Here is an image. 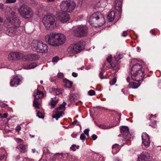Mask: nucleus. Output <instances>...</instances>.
<instances>
[{
  "label": "nucleus",
  "mask_w": 161,
  "mask_h": 161,
  "mask_svg": "<svg viewBox=\"0 0 161 161\" xmlns=\"http://www.w3.org/2000/svg\"><path fill=\"white\" fill-rule=\"evenodd\" d=\"M45 38L49 45L55 47L64 44L66 40V36L60 33H50L46 35Z\"/></svg>",
  "instance_id": "obj_1"
},
{
  "label": "nucleus",
  "mask_w": 161,
  "mask_h": 161,
  "mask_svg": "<svg viewBox=\"0 0 161 161\" xmlns=\"http://www.w3.org/2000/svg\"><path fill=\"white\" fill-rule=\"evenodd\" d=\"M144 69L142 68L141 65L136 64L133 65L130 71L131 79L136 81H141L144 77Z\"/></svg>",
  "instance_id": "obj_2"
},
{
  "label": "nucleus",
  "mask_w": 161,
  "mask_h": 161,
  "mask_svg": "<svg viewBox=\"0 0 161 161\" xmlns=\"http://www.w3.org/2000/svg\"><path fill=\"white\" fill-rule=\"evenodd\" d=\"M89 22L91 25L95 24L100 26L104 24L105 20L103 15L101 12H97L91 16Z\"/></svg>",
  "instance_id": "obj_3"
},
{
  "label": "nucleus",
  "mask_w": 161,
  "mask_h": 161,
  "mask_svg": "<svg viewBox=\"0 0 161 161\" xmlns=\"http://www.w3.org/2000/svg\"><path fill=\"white\" fill-rule=\"evenodd\" d=\"M42 22L46 29L48 30H52L57 26L56 18L51 15H45Z\"/></svg>",
  "instance_id": "obj_4"
},
{
  "label": "nucleus",
  "mask_w": 161,
  "mask_h": 161,
  "mask_svg": "<svg viewBox=\"0 0 161 161\" xmlns=\"http://www.w3.org/2000/svg\"><path fill=\"white\" fill-rule=\"evenodd\" d=\"M31 47L33 51L42 53H47L48 51L47 45L42 41H34Z\"/></svg>",
  "instance_id": "obj_5"
},
{
  "label": "nucleus",
  "mask_w": 161,
  "mask_h": 161,
  "mask_svg": "<svg viewBox=\"0 0 161 161\" xmlns=\"http://www.w3.org/2000/svg\"><path fill=\"white\" fill-rule=\"evenodd\" d=\"M75 6V3L73 1L67 0L61 3L60 8L63 12H71L74 9Z\"/></svg>",
  "instance_id": "obj_6"
},
{
  "label": "nucleus",
  "mask_w": 161,
  "mask_h": 161,
  "mask_svg": "<svg viewBox=\"0 0 161 161\" xmlns=\"http://www.w3.org/2000/svg\"><path fill=\"white\" fill-rule=\"evenodd\" d=\"M18 11L21 16L25 19L30 18L33 15L32 9L25 5L21 6L18 8Z\"/></svg>",
  "instance_id": "obj_7"
},
{
  "label": "nucleus",
  "mask_w": 161,
  "mask_h": 161,
  "mask_svg": "<svg viewBox=\"0 0 161 161\" xmlns=\"http://www.w3.org/2000/svg\"><path fill=\"white\" fill-rule=\"evenodd\" d=\"M83 42L79 41L76 43L70 45L67 49L69 53L75 54L80 52L84 48Z\"/></svg>",
  "instance_id": "obj_8"
},
{
  "label": "nucleus",
  "mask_w": 161,
  "mask_h": 161,
  "mask_svg": "<svg viewBox=\"0 0 161 161\" xmlns=\"http://www.w3.org/2000/svg\"><path fill=\"white\" fill-rule=\"evenodd\" d=\"M88 32V29L85 25H80L74 30L73 32L77 37H81L86 36Z\"/></svg>",
  "instance_id": "obj_9"
},
{
  "label": "nucleus",
  "mask_w": 161,
  "mask_h": 161,
  "mask_svg": "<svg viewBox=\"0 0 161 161\" xmlns=\"http://www.w3.org/2000/svg\"><path fill=\"white\" fill-rule=\"evenodd\" d=\"M66 104L65 102H64L63 103L60 105L53 112V114L52 116L53 118H55L56 120L62 117L64 113L63 111L65 110V106Z\"/></svg>",
  "instance_id": "obj_10"
},
{
  "label": "nucleus",
  "mask_w": 161,
  "mask_h": 161,
  "mask_svg": "<svg viewBox=\"0 0 161 161\" xmlns=\"http://www.w3.org/2000/svg\"><path fill=\"white\" fill-rule=\"evenodd\" d=\"M152 159L151 155L147 152H142L138 156V161H150Z\"/></svg>",
  "instance_id": "obj_11"
},
{
  "label": "nucleus",
  "mask_w": 161,
  "mask_h": 161,
  "mask_svg": "<svg viewBox=\"0 0 161 161\" xmlns=\"http://www.w3.org/2000/svg\"><path fill=\"white\" fill-rule=\"evenodd\" d=\"M7 22H8V25H11L14 27L18 28L19 26L20 22L17 17L9 18L7 19Z\"/></svg>",
  "instance_id": "obj_12"
},
{
  "label": "nucleus",
  "mask_w": 161,
  "mask_h": 161,
  "mask_svg": "<svg viewBox=\"0 0 161 161\" xmlns=\"http://www.w3.org/2000/svg\"><path fill=\"white\" fill-rule=\"evenodd\" d=\"M142 146H144L146 148L149 147L150 144V141L148 135L146 133H143L142 135Z\"/></svg>",
  "instance_id": "obj_13"
},
{
  "label": "nucleus",
  "mask_w": 161,
  "mask_h": 161,
  "mask_svg": "<svg viewBox=\"0 0 161 161\" xmlns=\"http://www.w3.org/2000/svg\"><path fill=\"white\" fill-rule=\"evenodd\" d=\"M58 18L59 21L63 23H65L69 21L70 19L69 15L66 12L60 13L58 16Z\"/></svg>",
  "instance_id": "obj_14"
},
{
  "label": "nucleus",
  "mask_w": 161,
  "mask_h": 161,
  "mask_svg": "<svg viewBox=\"0 0 161 161\" xmlns=\"http://www.w3.org/2000/svg\"><path fill=\"white\" fill-rule=\"evenodd\" d=\"M131 80L130 78L129 77H128L126 78V80L128 82H129V88L132 89H136L140 85V83L139 81L130 82Z\"/></svg>",
  "instance_id": "obj_15"
},
{
  "label": "nucleus",
  "mask_w": 161,
  "mask_h": 161,
  "mask_svg": "<svg viewBox=\"0 0 161 161\" xmlns=\"http://www.w3.org/2000/svg\"><path fill=\"white\" fill-rule=\"evenodd\" d=\"M17 28L11 26L7 29L6 34L9 36H13L15 35L17 31Z\"/></svg>",
  "instance_id": "obj_16"
},
{
  "label": "nucleus",
  "mask_w": 161,
  "mask_h": 161,
  "mask_svg": "<svg viewBox=\"0 0 161 161\" xmlns=\"http://www.w3.org/2000/svg\"><path fill=\"white\" fill-rule=\"evenodd\" d=\"M107 4V0H99L95 5L94 8H104Z\"/></svg>",
  "instance_id": "obj_17"
},
{
  "label": "nucleus",
  "mask_w": 161,
  "mask_h": 161,
  "mask_svg": "<svg viewBox=\"0 0 161 161\" xmlns=\"http://www.w3.org/2000/svg\"><path fill=\"white\" fill-rule=\"evenodd\" d=\"M39 58V56L36 54H29L25 56L24 59H25V60H35Z\"/></svg>",
  "instance_id": "obj_18"
},
{
  "label": "nucleus",
  "mask_w": 161,
  "mask_h": 161,
  "mask_svg": "<svg viewBox=\"0 0 161 161\" xmlns=\"http://www.w3.org/2000/svg\"><path fill=\"white\" fill-rule=\"evenodd\" d=\"M115 9L118 11L121 12L122 8V2L120 0H115L114 3Z\"/></svg>",
  "instance_id": "obj_19"
},
{
  "label": "nucleus",
  "mask_w": 161,
  "mask_h": 161,
  "mask_svg": "<svg viewBox=\"0 0 161 161\" xmlns=\"http://www.w3.org/2000/svg\"><path fill=\"white\" fill-rule=\"evenodd\" d=\"M21 81L20 79L18 76H15L11 81L10 85L11 86H17L19 84V82Z\"/></svg>",
  "instance_id": "obj_20"
},
{
  "label": "nucleus",
  "mask_w": 161,
  "mask_h": 161,
  "mask_svg": "<svg viewBox=\"0 0 161 161\" xmlns=\"http://www.w3.org/2000/svg\"><path fill=\"white\" fill-rule=\"evenodd\" d=\"M44 95V93L41 91L38 90H35L34 92L33 96L36 99L38 100L40 98H42Z\"/></svg>",
  "instance_id": "obj_21"
},
{
  "label": "nucleus",
  "mask_w": 161,
  "mask_h": 161,
  "mask_svg": "<svg viewBox=\"0 0 161 161\" xmlns=\"http://www.w3.org/2000/svg\"><path fill=\"white\" fill-rule=\"evenodd\" d=\"M120 131L122 136L125 135L129 132V128L126 126H122L120 127Z\"/></svg>",
  "instance_id": "obj_22"
},
{
  "label": "nucleus",
  "mask_w": 161,
  "mask_h": 161,
  "mask_svg": "<svg viewBox=\"0 0 161 161\" xmlns=\"http://www.w3.org/2000/svg\"><path fill=\"white\" fill-rule=\"evenodd\" d=\"M51 91L54 93H55L56 95H59L64 92V90L59 88H52Z\"/></svg>",
  "instance_id": "obj_23"
},
{
  "label": "nucleus",
  "mask_w": 161,
  "mask_h": 161,
  "mask_svg": "<svg viewBox=\"0 0 161 161\" xmlns=\"http://www.w3.org/2000/svg\"><path fill=\"white\" fill-rule=\"evenodd\" d=\"M58 98L56 97L51 99L50 103V105L52 106V107H51V108H53L55 107V105L58 103Z\"/></svg>",
  "instance_id": "obj_24"
},
{
  "label": "nucleus",
  "mask_w": 161,
  "mask_h": 161,
  "mask_svg": "<svg viewBox=\"0 0 161 161\" xmlns=\"http://www.w3.org/2000/svg\"><path fill=\"white\" fill-rule=\"evenodd\" d=\"M115 15V13L114 11H111L108 15V18L109 21H113L114 19Z\"/></svg>",
  "instance_id": "obj_25"
},
{
  "label": "nucleus",
  "mask_w": 161,
  "mask_h": 161,
  "mask_svg": "<svg viewBox=\"0 0 161 161\" xmlns=\"http://www.w3.org/2000/svg\"><path fill=\"white\" fill-rule=\"evenodd\" d=\"M63 82L65 83V87L68 88H70L72 85V82L69 80L65 79L63 80Z\"/></svg>",
  "instance_id": "obj_26"
},
{
  "label": "nucleus",
  "mask_w": 161,
  "mask_h": 161,
  "mask_svg": "<svg viewBox=\"0 0 161 161\" xmlns=\"http://www.w3.org/2000/svg\"><path fill=\"white\" fill-rule=\"evenodd\" d=\"M112 152L114 154L117 153L119 150V146L118 144H116L112 146Z\"/></svg>",
  "instance_id": "obj_27"
},
{
  "label": "nucleus",
  "mask_w": 161,
  "mask_h": 161,
  "mask_svg": "<svg viewBox=\"0 0 161 161\" xmlns=\"http://www.w3.org/2000/svg\"><path fill=\"white\" fill-rule=\"evenodd\" d=\"M15 53L16 54V59H19L22 58L23 60H25V59H24V57L26 55H24L23 54L17 52Z\"/></svg>",
  "instance_id": "obj_28"
},
{
  "label": "nucleus",
  "mask_w": 161,
  "mask_h": 161,
  "mask_svg": "<svg viewBox=\"0 0 161 161\" xmlns=\"http://www.w3.org/2000/svg\"><path fill=\"white\" fill-rule=\"evenodd\" d=\"M8 58L10 60H16V54L15 52L11 53L9 54Z\"/></svg>",
  "instance_id": "obj_29"
},
{
  "label": "nucleus",
  "mask_w": 161,
  "mask_h": 161,
  "mask_svg": "<svg viewBox=\"0 0 161 161\" xmlns=\"http://www.w3.org/2000/svg\"><path fill=\"white\" fill-rule=\"evenodd\" d=\"M33 106L36 108H40L41 107L40 106V104L38 101V100L35 98L33 101Z\"/></svg>",
  "instance_id": "obj_30"
},
{
  "label": "nucleus",
  "mask_w": 161,
  "mask_h": 161,
  "mask_svg": "<svg viewBox=\"0 0 161 161\" xmlns=\"http://www.w3.org/2000/svg\"><path fill=\"white\" fill-rule=\"evenodd\" d=\"M19 147L20 151L21 152L25 153L26 151V149L24 145L20 144Z\"/></svg>",
  "instance_id": "obj_31"
},
{
  "label": "nucleus",
  "mask_w": 161,
  "mask_h": 161,
  "mask_svg": "<svg viewBox=\"0 0 161 161\" xmlns=\"http://www.w3.org/2000/svg\"><path fill=\"white\" fill-rule=\"evenodd\" d=\"M124 138L125 140H130L131 139V135L128 132L127 134H126L125 135L122 136Z\"/></svg>",
  "instance_id": "obj_32"
},
{
  "label": "nucleus",
  "mask_w": 161,
  "mask_h": 161,
  "mask_svg": "<svg viewBox=\"0 0 161 161\" xmlns=\"http://www.w3.org/2000/svg\"><path fill=\"white\" fill-rule=\"evenodd\" d=\"M97 126L101 129H107L111 127L107 125L103 124L98 125Z\"/></svg>",
  "instance_id": "obj_33"
},
{
  "label": "nucleus",
  "mask_w": 161,
  "mask_h": 161,
  "mask_svg": "<svg viewBox=\"0 0 161 161\" xmlns=\"http://www.w3.org/2000/svg\"><path fill=\"white\" fill-rule=\"evenodd\" d=\"M76 99L75 95L74 94L70 95L69 96V100L71 102H74Z\"/></svg>",
  "instance_id": "obj_34"
},
{
  "label": "nucleus",
  "mask_w": 161,
  "mask_h": 161,
  "mask_svg": "<svg viewBox=\"0 0 161 161\" xmlns=\"http://www.w3.org/2000/svg\"><path fill=\"white\" fill-rule=\"evenodd\" d=\"M36 111L37 112L36 114L37 116L38 117V118H44V115L43 114L37 110Z\"/></svg>",
  "instance_id": "obj_35"
},
{
  "label": "nucleus",
  "mask_w": 161,
  "mask_h": 161,
  "mask_svg": "<svg viewBox=\"0 0 161 161\" xmlns=\"http://www.w3.org/2000/svg\"><path fill=\"white\" fill-rule=\"evenodd\" d=\"M37 66V64L34 63L29 64L28 65L29 69H32L35 68Z\"/></svg>",
  "instance_id": "obj_36"
},
{
  "label": "nucleus",
  "mask_w": 161,
  "mask_h": 161,
  "mask_svg": "<svg viewBox=\"0 0 161 161\" xmlns=\"http://www.w3.org/2000/svg\"><path fill=\"white\" fill-rule=\"evenodd\" d=\"M116 78L114 77L112 80L110 81V84L111 85H114L116 82Z\"/></svg>",
  "instance_id": "obj_37"
},
{
  "label": "nucleus",
  "mask_w": 161,
  "mask_h": 161,
  "mask_svg": "<svg viewBox=\"0 0 161 161\" xmlns=\"http://www.w3.org/2000/svg\"><path fill=\"white\" fill-rule=\"evenodd\" d=\"M86 136L84 135V134L82 133V134L80 136V140H82V142H83L84 141V140L86 139Z\"/></svg>",
  "instance_id": "obj_38"
},
{
  "label": "nucleus",
  "mask_w": 161,
  "mask_h": 161,
  "mask_svg": "<svg viewBox=\"0 0 161 161\" xmlns=\"http://www.w3.org/2000/svg\"><path fill=\"white\" fill-rule=\"evenodd\" d=\"M88 94L90 96H93L95 95V92L93 90H90L88 92Z\"/></svg>",
  "instance_id": "obj_39"
},
{
  "label": "nucleus",
  "mask_w": 161,
  "mask_h": 161,
  "mask_svg": "<svg viewBox=\"0 0 161 161\" xmlns=\"http://www.w3.org/2000/svg\"><path fill=\"white\" fill-rule=\"evenodd\" d=\"M16 1V0H6V3H14Z\"/></svg>",
  "instance_id": "obj_40"
},
{
  "label": "nucleus",
  "mask_w": 161,
  "mask_h": 161,
  "mask_svg": "<svg viewBox=\"0 0 161 161\" xmlns=\"http://www.w3.org/2000/svg\"><path fill=\"white\" fill-rule=\"evenodd\" d=\"M58 60V58L56 56L53 58L52 59V62H53L57 63Z\"/></svg>",
  "instance_id": "obj_41"
},
{
  "label": "nucleus",
  "mask_w": 161,
  "mask_h": 161,
  "mask_svg": "<svg viewBox=\"0 0 161 161\" xmlns=\"http://www.w3.org/2000/svg\"><path fill=\"white\" fill-rule=\"evenodd\" d=\"M57 76L59 78H62L64 76L63 74L62 73H59L57 74Z\"/></svg>",
  "instance_id": "obj_42"
},
{
  "label": "nucleus",
  "mask_w": 161,
  "mask_h": 161,
  "mask_svg": "<svg viewBox=\"0 0 161 161\" xmlns=\"http://www.w3.org/2000/svg\"><path fill=\"white\" fill-rule=\"evenodd\" d=\"M89 130L88 129H85L84 131V134H86L87 136H89Z\"/></svg>",
  "instance_id": "obj_43"
},
{
  "label": "nucleus",
  "mask_w": 161,
  "mask_h": 161,
  "mask_svg": "<svg viewBox=\"0 0 161 161\" xmlns=\"http://www.w3.org/2000/svg\"><path fill=\"white\" fill-rule=\"evenodd\" d=\"M107 61L108 62H110L112 60V56L111 55H109L108 56V58H107Z\"/></svg>",
  "instance_id": "obj_44"
},
{
  "label": "nucleus",
  "mask_w": 161,
  "mask_h": 161,
  "mask_svg": "<svg viewBox=\"0 0 161 161\" xmlns=\"http://www.w3.org/2000/svg\"><path fill=\"white\" fill-rule=\"evenodd\" d=\"M11 14L12 16L11 18L17 17L16 16V14L14 11H12L11 13Z\"/></svg>",
  "instance_id": "obj_45"
},
{
  "label": "nucleus",
  "mask_w": 161,
  "mask_h": 161,
  "mask_svg": "<svg viewBox=\"0 0 161 161\" xmlns=\"http://www.w3.org/2000/svg\"><path fill=\"white\" fill-rule=\"evenodd\" d=\"M75 147H76V145L75 144H73L72 145L71 147H70V149L73 151H75L76 149L75 148H74Z\"/></svg>",
  "instance_id": "obj_46"
},
{
  "label": "nucleus",
  "mask_w": 161,
  "mask_h": 161,
  "mask_svg": "<svg viewBox=\"0 0 161 161\" xmlns=\"http://www.w3.org/2000/svg\"><path fill=\"white\" fill-rule=\"evenodd\" d=\"M21 129L20 126V125H18L16 127L15 129L17 131L19 132L21 130Z\"/></svg>",
  "instance_id": "obj_47"
},
{
  "label": "nucleus",
  "mask_w": 161,
  "mask_h": 161,
  "mask_svg": "<svg viewBox=\"0 0 161 161\" xmlns=\"http://www.w3.org/2000/svg\"><path fill=\"white\" fill-rule=\"evenodd\" d=\"M119 57H116V56L114 57L115 58L116 60H119L121 58L122 56L121 55L119 54Z\"/></svg>",
  "instance_id": "obj_48"
},
{
  "label": "nucleus",
  "mask_w": 161,
  "mask_h": 161,
  "mask_svg": "<svg viewBox=\"0 0 161 161\" xmlns=\"http://www.w3.org/2000/svg\"><path fill=\"white\" fill-rule=\"evenodd\" d=\"M15 141L18 143H21L22 141V140L19 138H16L15 139Z\"/></svg>",
  "instance_id": "obj_49"
},
{
  "label": "nucleus",
  "mask_w": 161,
  "mask_h": 161,
  "mask_svg": "<svg viewBox=\"0 0 161 161\" xmlns=\"http://www.w3.org/2000/svg\"><path fill=\"white\" fill-rule=\"evenodd\" d=\"M92 139L94 140H96L97 138V135L95 134H93L92 136Z\"/></svg>",
  "instance_id": "obj_50"
},
{
  "label": "nucleus",
  "mask_w": 161,
  "mask_h": 161,
  "mask_svg": "<svg viewBox=\"0 0 161 161\" xmlns=\"http://www.w3.org/2000/svg\"><path fill=\"white\" fill-rule=\"evenodd\" d=\"M79 123L78 122L77 120L75 121L74 122H73L71 124V125H73L74 124H77L78 125Z\"/></svg>",
  "instance_id": "obj_51"
},
{
  "label": "nucleus",
  "mask_w": 161,
  "mask_h": 161,
  "mask_svg": "<svg viewBox=\"0 0 161 161\" xmlns=\"http://www.w3.org/2000/svg\"><path fill=\"white\" fill-rule=\"evenodd\" d=\"M71 136L73 138H75L77 136V133L74 132L71 134Z\"/></svg>",
  "instance_id": "obj_52"
},
{
  "label": "nucleus",
  "mask_w": 161,
  "mask_h": 161,
  "mask_svg": "<svg viewBox=\"0 0 161 161\" xmlns=\"http://www.w3.org/2000/svg\"><path fill=\"white\" fill-rule=\"evenodd\" d=\"M127 31H124L123 32L122 36H127Z\"/></svg>",
  "instance_id": "obj_53"
},
{
  "label": "nucleus",
  "mask_w": 161,
  "mask_h": 161,
  "mask_svg": "<svg viewBox=\"0 0 161 161\" xmlns=\"http://www.w3.org/2000/svg\"><path fill=\"white\" fill-rule=\"evenodd\" d=\"M72 75L73 77H75L77 76L78 75L77 73L73 72L72 73Z\"/></svg>",
  "instance_id": "obj_54"
},
{
  "label": "nucleus",
  "mask_w": 161,
  "mask_h": 161,
  "mask_svg": "<svg viewBox=\"0 0 161 161\" xmlns=\"http://www.w3.org/2000/svg\"><path fill=\"white\" fill-rule=\"evenodd\" d=\"M99 76L101 79H102L104 78V76H103L102 73L100 72L99 73Z\"/></svg>",
  "instance_id": "obj_55"
},
{
  "label": "nucleus",
  "mask_w": 161,
  "mask_h": 161,
  "mask_svg": "<svg viewBox=\"0 0 161 161\" xmlns=\"http://www.w3.org/2000/svg\"><path fill=\"white\" fill-rule=\"evenodd\" d=\"M3 4L0 3V9L3 10Z\"/></svg>",
  "instance_id": "obj_56"
},
{
  "label": "nucleus",
  "mask_w": 161,
  "mask_h": 161,
  "mask_svg": "<svg viewBox=\"0 0 161 161\" xmlns=\"http://www.w3.org/2000/svg\"><path fill=\"white\" fill-rule=\"evenodd\" d=\"M3 118H6L7 117L8 114L7 113H4L3 114Z\"/></svg>",
  "instance_id": "obj_57"
},
{
  "label": "nucleus",
  "mask_w": 161,
  "mask_h": 161,
  "mask_svg": "<svg viewBox=\"0 0 161 161\" xmlns=\"http://www.w3.org/2000/svg\"><path fill=\"white\" fill-rule=\"evenodd\" d=\"M5 155L4 154L0 155V160H2L4 158Z\"/></svg>",
  "instance_id": "obj_58"
},
{
  "label": "nucleus",
  "mask_w": 161,
  "mask_h": 161,
  "mask_svg": "<svg viewBox=\"0 0 161 161\" xmlns=\"http://www.w3.org/2000/svg\"><path fill=\"white\" fill-rule=\"evenodd\" d=\"M150 32L153 35H154L155 33V31L154 30H152L150 31Z\"/></svg>",
  "instance_id": "obj_59"
},
{
  "label": "nucleus",
  "mask_w": 161,
  "mask_h": 161,
  "mask_svg": "<svg viewBox=\"0 0 161 161\" xmlns=\"http://www.w3.org/2000/svg\"><path fill=\"white\" fill-rule=\"evenodd\" d=\"M152 117H156V114H155L154 115H153L152 114H151L150 115V117H149V119L150 120L151 118H152Z\"/></svg>",
  "instance_id": "obj_60"
},
{
  "label": "nucleus",
  "mask_w": 161,
  "mask_h": 161,
  "mask_svg": "<svg viewBox=\"0 0 161 161\" xmlns=\"http://www.w3.org/2000/svg\"><path fill=\"white\" fill-rule=\"evenodd\" d=\"M137 51L139 52L140 51V47H137Z\"/></svg>",
  "instance_id": "obj_61"
},
{
  "label": "nucleus",
  "mask_w": 161,
  "mask_h": 161,
  "mask_svg": "<svg viewBox=\"0 0 161 161\" xmlns=\"http://www.w3.org/2000/svg\"><path fill=\"white\" fill-rule=\"evenodd\" d=\"M115 161H121V160L118 158H115Z\"/></svg>",
  "instance_id": "obj_62"
},
{
  "label": "nucleus",
  "mask_w": 161,
  "mask_h": 161,
  "mask_svg": "<svg viewBox=\"0 0 161 161\" xmlns=\"http://www.w3.org/2000/svg\"><path fill=\"white\" fill-rule=\"evenodd\" d=\"M3 20L1 17H0V22H3Z\"/></svg>",
  "instance_id": "obj_63"
},
{
  "label": "nucleus",
  "mask_w": 161,
  "mask_h": 161,
  "mask_svg": "<svg viewBox=\"0 0 161 161\" xmlns=\"http://www.w3.org/2000/svg\"><path fill=\"white\" fill-rule=\"evenodd\" d=\"M32 151L33 153H34L36 151V149L35 148H33L32 149Z\"/></svg>",
  "instance_id": "obj_64"
}]
</instances>
